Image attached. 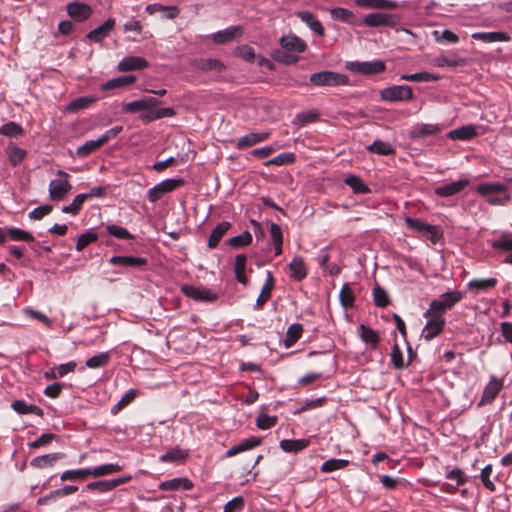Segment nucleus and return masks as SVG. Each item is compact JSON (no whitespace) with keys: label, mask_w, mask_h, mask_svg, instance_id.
<instances>
[{"label":"nucleus","mask_w":512,"mask_h":512,"mask_svg":"<svg viewBox=\"0 0 512 512\" xmlns=\"http://www.w3.org/2000/svg\"><path fill=\"white\" fill-rule=\"evenodd\" d=\"M463 297L462 292L458 290L445 292L438 299L432 300L429 308L424 312L423 316H437L439 318H445V312L452 309L463 299Z\"/></svg>","instance_id":"1"},{"label":"nucleus","mask_w":512,"mask_h":512,"mask_svg":"<svg viewBox=\"0 0 512 512\" xmlns=\"http://www.w3.org/2000/svg\"><path fill=\"white\" fill-rule=\"evenodd\" d=\"M315 86H340L348 84V77L334 71H321L314 73L309 78Z\"/></svg>","instance_id":"2"},{"label":"nucleus","mask_w":512,"mask_h":512,"mask_svg":"<svg viewBox=\"0 0 512 512\" xmlns=\"http://www.w3.org/2000/svg\"><path fill=\"white\" fill-rule=\"evenodd\" d=\"M400 17L396 14L390 13H370L366 15L360 24H364L367 27L377 28V27H395L399 24Z\"/></svg>","instance_id":"3"},{"label":"nucleus","mask_w":512,"mask_h":512,"mask_svg":"<svg viewBox=\"0 0 512 512\" xmlns=\"http://www.w3.org/2000/svg\"><path fill=\"white\" fill-rule=\"evenodd\" d=\"M185 180L179 179H166L151 189L148 190L147 199L151 203L157 202L163 197L164 194L174 191L175 189L184 186Z\"/></svg>","instance_id":"4"},{"label":"nucleus","mask_w":512,"mask_h":512,"mask_svg":"<svg viewBox=\"0 0 512 512\" xmlns=\"http://www.w3.org/2000/svg\"><path fill=\"white\" fill-rule=\"evenodd\" d=\"M57 175L63 177L64 179H53L49 183V197L53 201L63 200L67 193L72 189V185L69 183L67 178L69 177L68 173L58 170Z\"/></svg>","instance_id":"5"},{"label":"nucleus","mask_w":512,"mask_h":512,"mask_svg":"<svg viewBox=\"0 0 512 512\" xmlns=\"http://www.w3.org/2000/svg\"><path fill=\"white\" fill-rule=\"evenodd\" d=\"M347 68L351 72H355L361 75L371 76L377 75L385 71L386 65L384 61L374 60V61H354L349 62L347 64Z\"/></svg>","instance_id":"6"},{"label":"nucleus","mask_w":512,"mask_h":512,"mask_svg":"<svg viewBox=\"0 0 512 512\" xmlns=\"http://www.w3.org/2000/svg\"><path fill=\"white\" fill-rule=\"evenodd\" d=\"M380 97L384 101H409L413 98L412 88L408 85H394L380 91Z\"/></svg>","instance_id":"7"},{"label":"nucleus","mask_w":512,"mask_h":512,"mask_svg":"<svg viewBox=\"0 0 512 512\" xmlns=\"http://www.w3.org/2000/svg\"><path fill=\"white\" fill-rule=\"evenodd\" d=\"M181 292L195 301L199 302H214L218 296L216 293L205 287H197L193 285L181 286Z\"/></svg>","instance_id":"8"},{"label":"nucleus","mask_w":512,"mask_h":512,"mask_svg":"<svg viewBox=\"0 0 512 512\" xmlns=\"http://www.w3.org/2000/svg\"><path fill=\"white\" fill-rule=\"evenodd\" d=\"M426 318L428 319V321L422 330L421 336L426 341H431L432 339H434L436 336L443 332L446 320L445 318H439L437 316H429Z\"/></svg>","instance_id":"9"},{"label":"nucleus","mask_w":512,"mask_h":512,"mask_svg":"<svg viewBox=\"0 0 512 512\" xmlns=\"http://www.w3.org/2000/svg\"><path fill=\"white\" fill-rule=\"evenodd\" d=\"M443 128L441 124H416L410 130L409 137L414 140L423 139L442 132Z\"/></svg>","instance_id":"10"},{"label":"nucleus","mask_w":512,"mask_h":512,"mask_svg":"<svg viewBox=\"0 0 512 512\" xmlns=\"http://www.w3.org/2000/svg\"><path fill=\"white\" fill-rule=\"evenodd\" d=\"M131 480V476L115 478L111 480H100L96 482L88 483L86 488L90 491H98L101 493L108 492L118 487L119 485L128 483Z\"/></svg>","instance_id":"11"},{"label":"nucleus","mask_w":512,"mask_h":512,"mask_svg":"<svg viewBox=\"0 0 512 512\" xmlns=\"http://www.w3.org/2000/svg\"><path fill=\"white\" fill-rule=\"evenodd\" d=\"M503 388V381L491 376L489 383L485 386L478 406L491 403Z\"/></svg>","instance_id":"12"},{"label":"nucleus","mask_w":512,"mask_h":512,"mask_svg":"<svg viewBox=\"0 0 512 512\" xmlns=\"http://www.w3.org/2000/svg\"><path fill=\"white\" fill-rule=\"evenodd\" d=\"M469 185L467 179H460L435 188V194L440 197H450L460 193Z\"/></svg>","instance_id":"13"},{"label":"nucleus","mask_w":512,"mask_h":512,"mask_svg":"<svg viewBox=\"0 0 512 512\" xmlns=\"http://www.w3.org/2000/svg\"><path fill=\"white\" fill-rule=\"evenodd\" d=\"M148 61L139 56H127L124 57L117 66L118 71L128 72L134 70H142L148 67Z\"/></svg>","instance_id":"14"},{"label":"nucleus","mask_w":512,"mask_h":512,"mask_svg":"<svg viewBox=\"0 0 512 512\" xmlns=\"http://www.w3.org/2000/svg\"><path fill=\"white\" fill-rule=\"evenodd\" d=\"M243 34V29L240 25L230 26L224 30L218 31L212 35V40L216 44H225L233 41Z\"/></svg>","instance_id":"15"},{"label":"nucleus","mask_w":512,"mask_h":512,"mask_svg":"<svg viewBox=\"0 0 512 512\" xmlns=\"http://www.w3.org/2000/svg\"><path fill=\"white\" fill-rule=\"evenodd\" d=\"M280 45L283 49L296 53H302L307 48L306 43L301 38L292 34L282 36L280 38Z\"/></svg>","instance_id":"16"},{"label":"nucleus","mask_w":512,"mask_h":512,"mask_svg":"<svg viewBox=\"0 0 512 512\" xmlns=\"http://www.w3.org/2000/svg\"><path fill=\"white\" fill-rule=\"evenodd\" d=\"M477 128L474 125H464L448 132L447 137L451 140L468 141L478 136Z\"/></svg>","instance_id":"17"},{"label":"nucleus","mask_w":512,"mask_h":512,"mask_svg":"<svg viewBox=\"0 0 512 512\" xmlns=\"http://www.w3.org/2000/svg\"><path fill=\"white\" fill-rule=\"evenodd\" d=\"M109 263L113 266L140 268L147 265V259L135 256H113L109 259Z\"/></svg>","instance_id":"18"},{"label":"nucleus","mask_w":512,"mask_h":512,"mask_svg":"<svg viewBox=\"0 0 512 512\" xmlns=\"http://www.w3.org/2000/svg\"><path fill=\"white\" fill-rule=\"evenodd\" d=\"M114 26H115V19L109 18L103 24L98 26L97 28L91 30L87 34L86 37L90 41L101 42L104 38H106L109 35V33L114 28Z\"/></svg>","instance_id":"19"},{"label":"nucleus","mask_w":512,"mask_h":512,"mask_svg":"<svg viewBox=\"0 0 512 512\" xmlns=\"http://www.w3.org/2000/svg\"><path fill=\"white\" fill-rule=\"evenodd\" d=\"M472 39L483 41L486 43L492 42H509L511 36L507 32L495 31V32H474L471 35Z\"/></svg>","instance_id":"20"},{"label":"nucleus","mask_w":512,"mask_h":512,"mask_svg":"<svg viewBox=\"0 0 512 512\" xmlns=\"http://www.w3.org/2000/svg\"><path fill=\"white\" fill-rule=\"evenodd\" d=\"M297 17L304 22L316 35L324 36L325 30L317 17L309 11H298Z\"/></svg>","instance_id":"21"},{"label":"nucleus","mask_w":512,"mask_h":512,"mask_svg":"<svg viewBox=\"0 0 512 512\" xmlns=\"http://www.w3.org/2000/svg\"><path fill=\"white\" fill-rule=\"evenodd\" d=\"M490 244L496 251L509 252L503 262L512 265V238L508 234H502L498 239L491 241Z\"/></svg>","instance_id":"22"},{"label":"nucleus","mask_w":512,"mask_h":512,"mask_svg":"<svg viewBox=\"0 0 512 512\" xmlns=\"http://www.w3.org/2000/svg\"><path fill=\"white\" fill-rule=\"evenodd\" d=\"M67 12L76 21H84V20H87L91 16L92 9L87 4L74 2V3L68 4Z\"/></svg>","instance_id":"23"},{"label":"nucleus","mask_w":512,"mask_h":512,"mask_svg":"<svg viewBox=\"0 0 512 512\" xmlns=\"http://www.w3.org/2000/svg\"><path fill=\"white\" fill-rule=\"evenodd\" d=\"M354 3L361 8L368 9H396L399 7L398 3L392 0H354Z\"/></svg>","instance_id":"24"},{"label":"nucleus","mask_w":512,"mask_h":512,"mask_svg":"<svg viewBox=\"0 0 512 512\" xmlns=\"http://www.w3.org/2000/svg\"><path fill=\"white\" fill-rule=\"evenodd\" d=\"M331 18L350 25H359V18L350 10L342 7L333 8L330 11Z\"/></svg>","instance_id":"25"},{"label":"nucleus","mask_w":512,"mask_h":512,"mask_svg":"<svg viewBox=\"0 0 512 512\" xmlns=\"http://www.w3.org/2000/svg\"><path fill=\"white\" fill-rule=\"evenodd\" d=\"M290 277L295 281H302L307 277V267L302 257H294L289 264Z\"/></svg>","instance_id":"26"},{"label":"nucleus","mask_w":512,"mask_h":512,"mask_svg":"<svg viewBox=\"0 0 512 512\" xmlns=\"http://www.w3.org/2000/svg\"><path fill=\"white\" fill-rule=\"evenodd\" d=\"M358 330L361 340L370 345L373 350L377 349L380 342V336L378 332L364 324H361L358 327Z\"/></svg>","instance_id":"27"},{"label":"nucleus","mask_w":512,"mask_h":512,"mask_svg":"<svg viewBox=\"0 0 512 512\" xmlns=\"http://www.w3.org/2000/svg\"><path fill=\"white\" fill-rule=\"evenodd\" d=\"M275 287V278L270 271H266V280L258 294V308L271 298V293Z\"/></svg>","instance_id":"28"},{"label":"nucleus","mask_w":512,"mask_h":512,"mask_svg":"<svg viewBox=\"0 0 512 512\" xmlns=\"http://www.w3.org/2000/svg\"><path fill=\"white\" fill-rule=\"evenodd\" d=\"M135 81H136V77L134 75L119 76V77H116V78L106 81L104 84L101 85L100 89L102 91L113 90V89L131 85Z\"/></svg>","instance_id":"29"},{"label":"nucleus","mask_w":512,"mask_h":512,"mask_svg":"<svg viewBox=\"0 0 512 512\" xmlns=\"http://www.w3.org/2000/svg\"><path fill=\"white\" fill-rule=\"evenodd\" d=\"M231 224L229 222L223 221L219 223L211 232L208 238V247L210 249H214L217 247L218 243L222 239V237L227 233Z\"/></svg>","instance_id":"30"},{"label":"nucleus","mask_w":512,"mask_h":512,"mask_svg":"<svg viewBox=\"0 0 512 512\" xmlns=\"http://www.w3.org/2000/svg\"><path fill=\"white\" fill-rule=\"evenodd\" d=\"M61 453H51L42 456H37L31 460V466L37 469H43L46 467H51L54 463L62 458Z\"/></svg>","instance_id":"31"},{"label":"nucleus","mask_w":512,"mask_h":512,"mask_svg":"<svg viewBox=\"0 0 512 512\" xmlns=\"http://www.w3.org/2000/svg\"><path fill=\"white\" fill-rule=\"evenodd\" d=\"M11 407L18 414H35L37 416H43V410L33 404H28L24 400H15L12 402Z\"/></svg>","instance_id":"32"},{"label":"nucleus","mask_w":512,"mask_h":512,"mask_svg":"<svg viewBox=\"0 0 512 512\" xmlns=\"http://www.w3.org/2000/svg\"><path fill=\"white\" fill-rule=\"evenodd\" d=\"M189 456V453L187 450H182L178 447H175L165 454L161 455L159 457V461L163 463H173V462H179L183 463Z\"/></svg>","instance_id":"33"},{"label":"nucleus","mask_w":512,"mask_h":512,"mask_svg":"<svg viewBox=\"0 0 512 512\" xmlns=\"http://www.w3.org/2000/svg\"><path fill=\"white\" fill-rule=\"evenodd\" d=\"M476 191L482 196H490L505 194L506 186L501 183H482L477 186Z\"/></svg>","instance_id":"34"},{"label":"nucleus","mask_w":512,"mask_h":512,"mask_svg":"<svg viewBox=\"0 0 512 512\" xmlns=\"http://www.w3.org/2000/svg\"><path fill=\"white\" fill-rule=\"evenodd\" d=\"M344 183L348 185L355 194H367L370 188L356 175H349L344 179Z\"/></svg>","instance_id":"35"},{"label":"nucleus","mask_w":512,"mask_h":512,"mask_svg":"<svg viewBox=\"0 0 512 512\" xmlns=\"http://www.w3.org/2000/svg\"><path fill=\"white\" fill-rule=\"evenodd\" d=\"M308 439L290 440L284 439L280 442V447L285 452H298L308 447Z\"/></svg>","instance_id":"36"},{"label":"nucleus","mask_w":512,"mask_h":512,"mask_svg":"<svg viewBox=\"0 0 512 512\" xmlns=\"http://www.w3.org/2000/svg\"><path fill=\"white\" fill-rule=\"evenodd\" d=\"M496 278H487V279H472L468 283V288L471 291L480 292L487 291L491 288H494L497 284Z\"/></svg>","instance_id":"37"},{"label":"nucleus","mask_w":512,"mask_h":512,"mask_svg":"<svg viewBox=\"0 0 512 512\" xmlns=\"http://www.w3.org/2000/svg\"><path fill=\"white\" fill-rule=\"evenodd\" d=\"M146 12L155 14L157 12H166L165 16L168 19H174L178 16L179 10L175 6H164L158 3L149 4L146 7Z\"/></svg>","instance_id":"38"},{"label":"nucleus","mask_w":512,"mask_h":512,"mask_svg":"<svg viewBox=\"0 0 512 512\" xmlns=\"http://www.w3.org/2000/svg\"><path fill=\"white\" fill-rule=\"evenodd\" d=\"M270 236L275 250V255L278 256L282 253L283 235L281 228L278 224L271 223L269 228Z\"/></svg>","instance_id":"39"},{"label":"nucleus","mask_w":512,"mask_h":512,"mask_svg":"<svg viewBox=\"0 0 512 512\" xmlns=\"http://www.w3.org/2000/svg\"><path fill=\"white\" fill-rule=\"evenodd\" d=\"M303 332V327L301 324H292L288 327L286 336L284 339V344L287 348L293 346L301 337Z\"/></svg>","instance_id":"40"},{"label":"nucleus","mask_w":512,"mask_h":512,"mask_svg":"<svg viewBox=\"0 0 512 512\" xmlns=\"http://www.w3.org/2000/svg\"><path fill=\"white\" fill-rule=\"evenodd\" d=\"M367 150L371 153L383 156L395 154V149L389 143L381 140H375L371 145L367 147Z\"/></svg>","instance_id":"41"},{"label":"nucleus","mask_w":512,"mask_h":512,"mask_svg":"<svg viewBox=\"0 0 512 512\" xmlns=\"http://www.w3.org/2000/svg\"><path fill=\"white\" fill-rule=\"evenodd\" d=\"M122 470V466L118 464H103L94 468H90V473L92 477L98 478L105 475H110L113 473H117Z\"/></svg>","instance_id":"42"},{"label":"nucleus","mask_w":512,"mask_h":512,"mask_svg":"<svg viewBox=\"0 0 512 512\" xmlns=\"http://www.w3.org/2000/svg\"><path fill=\"white\" fill-rule=\"evenodd\" d=\"M91 476L90 468H82L77 470H67L60 476L61 481L85 480Z\"/></svg>","instance_id":"43"},{"label":"nucleus","mask_w":512,"mask_h":512,"mask_svg":"<svg viewBox=\"0 0 512 512\" xmlns=\"http://www.w3.org/2000/svg\"><path fill=\"white\" fill-rule=\"evenodd\" d=\"M102 146L103 144L100 141L99 137L95 140H88L83 145L77 148L76 154L78 157L85 158Z\"/></svg>","instance_id":"44"},{"label":"nucleus","mask_w":512,"mask_h":512,"mask_svg":"<svg viewBox=\"0 0 512 512\" xmlns=\"http://www.w3.org/2000/svg\"><path fill=\"white\" fill-rule=\"evenodd\" d=\"M254 447H256V437L253 436L239 444L232 446L229 450H227L226 456L233 457L241 452L253 449Z\"/></svg>","instance_id":"45"},{"label":"nucleus","mask_w":512,"mask_h":512,"mask_svg":"<svg viewBox=\"0 0 512 512\" xmlns=\"http://www.w3.org/2000/svg\"><path fill=\"white\" fill-rule=\"evenodd\" d=\"M246 256L244 254H239L236 256L235 264H234V272L238 282L242 284L247 283V277L245 275V267H246Z\"/></svg>","instance_id":"46"},{"label":"nucleus","mask_w":512,"mask_h":512,"mask_svg":"<svg viewBox=\"0 0 512 512\" xmlns=\"http://www.w3.org/2000/svg\"><path fill=\"white\" fill-rule=\"evenodd\" d=\"M0 134L9 138H18L24 134V129L16 122L10 121L0 127Z\"/></svg>","instance_id":"47"},{"label":"nucleus","mask_w":512,"mask_h":512,"mask_svg":"<svg viewBox=\"0 0 512 512\" xmlns=\"http://www.w3.org/2000/svg\"><path fill=\"white\" fill-rule=\"evenodd\" d=\"M98 240V234L94 232L92 229L87 230L85 233L81 234L76 242V250L78 252L83 251L88 245L96 242Z\"/></svg>","instance_id":"48"},{"label":"nucleus","mask_w":512,"mask_h":512,"mask_svg":"<svg viewBox=\"0 0 512 512\" xmlns=\"http://www.w3.org/2000/svg\"><path fill=\"white\" fill-rule=\"evenodd\" d=\"M400 79L410 82H430L439 80V76L429 72H418L414 74H403Z\"/></svg>","instance_id":"49"},{"label":"nucleus","mask_w":512,"mask_h":512,"mask_svg":"<svg viewBox=\"0 0 512 512\" xmlns=\"http://www.w3.org/2000/svg\"><path fill=\"white\" fill-rule=\"evenodd\" d=\"M295 160H296V156L294 153L284 152V153H281V154L275 156L274 158L264 162V165L265 166H270V165L284 166V165H289V164L294 163Z\"/></svg>","instance_id":"50"},{"label":"nucleus","mask_w":512,"mask_h":512,"mask_svg":"<svg viewBox=\"0 0 512 512\" xmlns=\"http://www.w3.org/2000/svg\"><path fill=\"white\" fill-rule=\"evenodd\" d=\"M339 300L341 305L344 308H352L354 307L355 303V297L352 289L350 288L349 284L345 283L339 293Z\"/></svg>","instance_id":"51"},{"label":"nucleus","mask_w":512,"mask_h":512,"mask_svg":"<svg viewBox=\"0 0 512 512\" xmlns=\"http://www.w3.org/2000/svg\"><path fill=\"white\" fill-rule=\"evenodd\" d=\"M97 101L95 97H79L71 101L67 107L69 112H78L79 110L88 108Z\"/></svg>","instance_id":"52"},{"label":"nucleus","mask_w":512,"mask_h":512,"mask_svg":"<svg viewBox=\"0 0 512 512\" xmlns=\"http://www.w3.org/2000/svg\"><path fill=\"white\" fill-rule=\"evenodd\" d=\"M110 359L108 352H101L86 360V366L90 369L105 367Z\"/></svg>","instance_id":"53"},{"label":"nucleus","mask_w":512,"mask_h":512,"mask_svg":"<svg viewBox=\"0 0 512 512\" xmlns=\"http://www.w3.org/2000/svg\"><path fill=\"white\" fill-rule=\"evenodd\" d=\"M348 464H349L348 460L332 458V459L325 461L321 465L320 470L323 473H330V472H333L336 470L343 469V468L347 467Z\"/></svg>","instance_id":"54"},{"label":"nucleus","mask_w":512,"mask_h":512,"mask_svg":"<svg viewBox=\"0 0 512 512\" xmlns=\"http://www.w3.org/2000/svg\"><path fill=\"white\" fill-rule=\"evenodd\" d=\"M7 155H8V159H9V162L11 163V165L17 166L24 160V158L26 156V151L22 148L15 146V145H10L7 148Z\"/></svg>","instance_id":"55"},{"label":"nucleus","mask_w":512,"mask_h":512,"mask_svg":"<svg viewBox=\"0 0 512 512\" xmlns=\"http://www.w3.org/2000/svg\"><path fill=\"white\" fill-rule=\"evenodd\" d=\"M87 200V196L83 193L78 194L71 204L62 207V212L72 215H77L82 209L83 203Z\"/></svg>","instance_id":"56"},{"label":"nucleus","mask_w":512,"mask_h":512,"mask_svg":"<svg viewBox=\"0 0 512 512\" xmlns=\"http://www.w3.org/2000/svg\"><path fill=\"white\" fill-rule=\"evenodd\" d=\"M7 234L13 241H24V242H33L34 237L29 232L22 230L20 228H8Z\"/></svg>","instance_id":"57"},{"label":"nucleus","mask_w":512,"mask_h":512,"mask_svg":"<svg viewBox=\"0 0 512 512\" xmlns=\"http://www.w3.org/2000/svg\"><path fill=\"white\" fill-rule=\"evenodd\" d=\"M253 238L250 232L245 231L244 233L231 237L228 240V244L233 248H241L249 245Z\"/></svg>","instance_id":"58"},{"label":"nucleus","mask_w":512,"mask_h":512,"mask_svg":"<svg viewBox=\"0 0 512 512\" xmlns=\"http://www.w3.org/2000/svg\"><path fill=\"white\" fill-rule=\"evenodd\" d=\"M464 64H466V59L462 58V57H457V56H453V57L441 56L436 59V65L439 67H444V66L457 67V66H462Z\"/></svg>","instance_id":"59"},{"label":"nucleus","mask_w":512,"mask_h":512,"mask_svg":"<svg viewBox=\"0 0 512 512\" xmlns=\"http://www.w3.org/2000/svg\"><path fill=\"white\" fill-rule=\"evenodd\" d=\"M374 303L377 307H387L390 304V298L387 292L380 286L373 289Z\"/></svg>","instance_id":"60"},{"label":"nucleus","mask_w":512,"mask_h":512,"mask_svg":"<svg viewBox=\"0 0 512 512\" xmlns=\"http://www.w3.org/2000/svg\"><path fill=\"white\" fill-rule=\"evenodd\" d=\"M406 225L420 233L425 234L427 230L434 229V225L427 224L418 218L407 217L405 219Z\"/></svg>","instance_id":"61"},{"label":"nucleus","mask_w":512,"mask_h":512,"mask_svg":"<svg viewBox=\"0 0 512 512\" xmlns=\"http://www.w3.org/2000/svg\"><path fill=\"white\" fill-rule=\"evenodd\" d=\"M136 398V391L131 389L127 393H125L122 398L115 404L111 410L113 414H116L120 410H122L124 407L129 405L131 402L134 401Z\"/></svg>","instance_id":"62"},{"label":"nucleus","mask_w":512,"mask_h":512,"mask_svg":"<svg viewBox=\"0 0 512 512\" xmlns=\"http://www.w3.org/2000/svg\"><path fill=\"white\" fill-rule=\"evenodd\" d=\"M198 67L204 71H217L221 72L225 68L224 64L217 59H202L200 60Z\"/></svg>","instance_id":"63"},{"label":"nucleus","mask_w":512,"mask_h":512,"mask_svg":"<svg viewBox=\"0 0 512 512\" xmlns=\"http://www.w3.org/2000/svg\"><path fill=\"white\" fill-rule=\"evenodd\" d=\"M493 472L492 465H486L480 473L481 481L486 489H488L491 492H494L496 490L495 484L491 481L490 476Z\"/></svg>","instance_id":"64"}]
</instances>
